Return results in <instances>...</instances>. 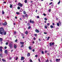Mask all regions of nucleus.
Masks as SVG:
<instances>
[{
    "label": "nucleus",
    "mask_w": 62,
    "mask_h": 62,
    "mask_svg": "<svg viewBox=\"0 0 62 62\" xmlns=\"http://www.w3.org/2000/svg\"><path fill=\"white\" fill-rule=\"evenodd\" d=\"M25 34H26V35H27L28 34V31H26L25 32Z\"/></svg>",
    "instance_id": "19"
},
{
    "label": "nucleus",
    "mask_w": 62,
    "mask_h": 62,
    "mask_svg": "<svg viewBox=\"0 0 62 62\" xmlns=\"http://www.w3.org/2000/svg\"><path fill=\"white\" fill-rule=\"evenodd\" d=\"M35 31L36 33H39V30H37V29H36L35 30Z\"/></svg>",
    "instance_id": "7"
},
{
    "label": "nucleus",
    "mask_w": 62,
    "mask_h": 62,
    "mask_svg": "<svg viewBox=\"0 0 62 62\" xmlns=\"http://www.w3.org/2000/svg\"><path fill=\"white\" fill-rule=\"evenodd\" d=\"M24 2L25 3H27V0H25L24 1Z\"/></svg>",
    "instance_id": "26"
},
{
    "label": "nucleus",
    "mask_w": 62,
    "mask_h": 62,
    "mask_svg": "<svg viewBox=\"0 0 62 62\" xmlns=\"http://www.w3.org/2000/svg\"><path fill=\"white\" fill-rule=\"evenodd\" d=\"M59 60H60V59H59ZM56 62H57V61H59V59H56Z\"/></svg>",
    "instance_id": "20"
},
{
    "label": "nucleus",
    "mask_w": 62,
    "mask_h": 62,
    "mask_svg": "<svg viewBox=\"0 0 62 62\" xmlns=\"http://www.w3.org/2000/svg\"><path fill=\"white\" fill-rule=\"evenodd\" d=\"M17 9H20V7L19 6L18 7H17Z\"/></svg>",
    "instance_id": "32"
},
{
    "label": "nucleus",
    "mask_w": 62,
    "mask_h": 62,
    "mask_svg": "<svg viewBox=\"0 0 62 62\" xmlns=\"http://www.w3.org/2000/svg\"><path fill=\"white\" fill-rule=\"evenodd\" d=\"M18 57H17L16 59V60H17V59H18Z\"/></svg>",
    "instance_id": "39"
},
{
    "label": "nucleus",
    "mask_w": 62,
    "mask_h": 62,
    "mask_svg": "<svg viewBox=\"0 0 62 62\" xmlns=\"http://www.w3.org/2000/svg\"><path fill=\"white\" fill-rule=\"evenodd\" d=\"M30 23H34V22L33 21H32L31 19L30 20Z\"/></svg>",
    "instance_id": "6"
},
{
    "label": "nucleus",
    "mask_w": 62,
    "mask_h": 62,
    "mask_svg": "<svg viewBox=\"0 0 62 62\" xmlns=\"http://www.w3.org/2000/svg\"><path fill=\"white\" fill-rule=\"evenodd\" d=\"M11 59H12L11 57H10L9 58V60H11Z\"/></svg>",
    "instance_id": "52"
},
{
    "label": "nucleus",
    "mask_w": 62,
    "mask_h": 62,
    "mask_svg": "<svg viewBox=\"0 0 62 62\" xmlns=\"http://www.w3.org/2000/svg\"><path fill=\"white\" fill-rule=\"evenodd\" d=\"M14 47L15 49H16V48H17V46L15 44L14 45Z\"/></svg>",
    "instance_id": "13"
},
{
    "label": "nucleus",
    "mask_w": 62,
    "mask_h": 62,
    "mask_svg": "<svg viewBox=\"0 0 62 62\" xmlns=\"http://www.w3.org/2000/svg\"><path fill=\"white\" fill-rule=\"evenodd\" d=\"M27 25H28L29 26L30 25L29 24V23H28L27 24Z\"/></svg>",
    "instance_id": "54"
},
{
    "label": "nucleus",
    "mask_w": 62,
    "mask_h": 62,
    "mask_svg": "<svg viewBox=\"0 0 62 62\" xmlns=\"http://www.w3.org/2000/svg\"><path fill=\"white\" fill-rule=\"evenodd\" d=\"M0 42H2V40H3V39H2V38H0Z\"/></svg>",
    "instance_id": "23"
},
{
    "label": "nucleus",
    "mask_w": 62,
    "mask_h": 62,
    "mask_svg": "<svg viewBox=\"0 0 62 62\" xmlns=\"http://www.w3.org/2000/svg\"><path fill=\"white\" fill-rule=\"evenodd\" d=\"M7 48V46H5L4 47V49H6Z\"/></svg>",
    "instance_id": "42"
},
{
    "label": "nucleus",
    "mask_w": 62,
    "mask_h": 62,
    "mask_svg": "<svg viewBox=\"0 0 62 62\" xmlns=\"http://www.w3.org/2000/svg\"><path fill=\"white\" fill-rule=\"evenodd\" d=\"M3 25H6L7 24V23L6 22H5L3 24Z\"/></svg>",
    "instance_id": "11"
},
{
    "label": "nucleus",
    "mask_w": 62,
    "mask_h": 62,
    "mask_svg": "<svg viewBox=\"0 0 62 62\" xmlns=\"http://www.w3.org/2000/svg\"><path fill=\"white\" fill-rule=\"evenodd\" d=\"M4 52L5 54H8V51L7 50H5Z\"/></svg>",
    "instance_id": "12"
},
{
    "label": "nucleus",
    "mask_w": 62,
    "mask_h": 62,
    "mask_svg": "<svg viewBox=\"0 0 62 62\" xmlns=\"http://www.w3.org/2000/svg\"><path fill=\"white\" fill-rule=\"evenodd\" d=\"M16 33H17V32H16V31H15L14 32V34H16Z\"/></svg>",
    "instance_id": "28"
},
{
    "label": "nucleus",
    "mask_w": 62,
    "mask_h": 62,
    "mask_svg": "<svg viewBox=\"0 0 62 62\" xmlns=\"http://www.w3.org/2000/svg\"><path fill=\"white\" fill-rule=\"evenodd\" d=\"M16 14H17V15H19V14H20V13H19V12H16Z\"/></svg>",
    "instance_id": "30"
},
{
    "label": "nucleus",
    "mask_w": 62,
    "mask_h": 62,
    "mask_svg": "<svg viewBox=\"0 0 62 62\" xmlns=\"http://www.w3.org/2000/svg\"><path fill=\"white\" fill-rule=\"evenodd\" d=\"M8 42H7L6 43V45H8Z\"/></svg>",
    "instance_id": "41"
},
{
    "label": "nucleus",
    "mask_w": 62,
    "mask_h": 62,
    "mask_svg": "<svg viewBox=\"0 0 62 62\" xmlns=\"http://www.w3.org/2000/svg\"><path fill=\"white\" fill-rule=\"evenodd\" d=\"M6 2H3V3L4 4H6Z\"/></svg>",
    "instance_id": "63"
},
{
    "label": "nucleus",
    "mask_w": 62,
    "mask_h": 62,
    "mask_svg": "<svg viewBox=\"0 0 62 62\" xmlns=\"http://www.w3.org/2000/svg\"><path fill=\"white\" fill-rule=\"evenodd\" d=\"M3 55L2 54H0V56L1 57V58H2V57H3Z\"/></svg>",
    "instance_id": "14"
},
{
    "label": "nucleus",
    "mask_w": 62,
    "mask_h": 62,
    "mask_svg": "<svg viewBox=\"0 0 62 62\" xmlns=\"http://www.w3.org/2000/svg\"><path fill=\"white\" fill-rule=\"evenodd\" d=\"M51 11V9H50L48 10V12H50V11Z\"/></svg>",
    "instance_id": "40"
},
{
    "label": "nucleus",
    "mask_w": 62,
    "mask_h": 62,
    "mask_svg": "<svg viewBox=\"0 0 62 62\" xmlns=\"http://www.w3.org/2000/svg\"><path fill=\"white\" fill-rule=\"evenodd\" d=\"M37 18H38V19H39V16H37Z\"/></svg>",
    "instance_id": "53"
},
{
    "label": "nucleus",
    "mask_w": 62,
    "mask_h": 62,
    "mask_svg": "<svg viewBox=\"0 0 62 62\" xmlns=\"http://www.w3.org/2000/svg\"><path fill=\"white\" fill-rule=\"evenodd\" d=\"M49 38H50V37H48L47 40H49Z\"/></svg>",
    "instance_id": "56"
},
{
    "label": "nucleus",
    "mask_w": 62,
    "mask_h": 62,
    "mask_svg": "<svg viewBox=\"0 0 62 62\" xmlns=\"http://www.w3.org/2000/svg\"><path fill=\"white\" fill-rule=\"evenodd\" d=\"M18 6H20V7H23V4L20 3H18Z\"/></svg>",
    "instance_id": "5"
},
{
    "label": "nucleus",
    "mask_w": 62,
    "mask_h": 62,
    "mask_svg": "<svg viewBox=\"0 0 62 62\" xmlns=\"http://www.w3.org/2000/svg\"><path fill=\"white\" fill-rule=\"evenodd\" d=\"M47 52H48V51H46L45 52V53H47Z\"/></svg>",
    "instance_id": "44"
},
{
    "label": "nucleus",
    "mask_w": 62,
    "mask_h": 62,
    "mask_svg": "<svg viewBox=\"0 0 62 62\" xmlns=\"http://www.w3.org/2000/svg\"><path fill=\"white\" fill-rule=\"evenodd\" d=\"M41 53L42 54H44V51H42Z\"/></svg>",
    "instance_id": "33"
},
{
    "label": "nucleus",
    "mask_w": 62,
    "mask_h": 62,
    "mask_svg": "<svg viewBox=\"0 0 62 62\" xmlns=\"http://www.w3.org/2000/svg\"><path fill=\"white\" fill-rule=\"evenodd\" d=\"M52 24L53 25H54V23H52Z\"/></svg>",
    "instance_id": "62"
},
{
    "label": "nucleus",
    "mask_w": 62,
    "mask_h": 62,
    "mask_svg": "<svg viewBox=\"0 0 62 62\" xmlns=\"http://www.w3.org/2000/svg\"><path fill=\"white\" fill-rule=\"evenodd\" d=\"M25 16L26 18H28V16L27 14H26L25 15Z\"/></svg>",
    "instance_id": "18"
},
{
    "label": "nucleus",
    "mask_w": 62,
    "mask_h": 62,
    "mask_svg": "<svg viewBox=\"0 0 62 62\" xmlns=\"http://www.w3.org/2000/svg\"><path fill=\"white\" fill-rule=\"evenodd\" d=\"M9 47H10V49H12L13 48V44L10 43L8 45Z\"/></svg>",
    "instance_id": "2"
},
{
    "label": "nucleus",
    "mask_w": 62,
    "mask_h": 62,
    "mask_svg": "<svg viewBox=\"0 0 62 62\" xmlns=\"http://www.w3.org/2000/svg\"><path fill=\"white\" fill-rule=\"evenodd\" d=\"M39 41H41V39H39Z\"/></svg>",
    "instance_id": "43"
},
{
    "label": "nucleus",
    "mask_w": 62,
    "mask_h": 62,
    "mask_svg": "<svg viewBox=\"0 0 62 62\" xmlns=\"http://www.w3.org/2000/svg\"><path fill=\"white\" fill-rule=\"evenodd\" d=\"M2 61L4 62H6V60H5L4 59H2Z\"/></svg>",
    "instance_id": "17"
},
{
    "label": "nucleus",
    "mask_w": 62,
    "mask_h": 62,
    "mask_svg": "<svg viewBox=\"0 0 62 62\" xmlns=\"http://www.w3.org/2000/svg\"><path fill=\"white\" fill-rule=\"evenodd\" d=\"M44 19L45 20V21H47V18H44Z\"/></svg>",
    "instance_id": "35"
},
{
    "label": "nucleus",
    "mask_w": 62,
    "mask_h": 62,
    "mask_svg": "<svg viewBox=\"0 0 62 62\" xmlns=\"http://www.w3.org/2000/svg\"><path fill=\"white\" fill-rule=\"evenodd\" d=\"M2 14H3V15L5 14V12L3 10H2Z\"/></svg>",
    "instance_id": "21"
},
{
    "label": "nucleus",
    "mask_w": 62,
    "mask_h": 62,
    "mask_svg": "<svg viewBox=\"0 0 62 62\" xmlns=\"http://www.w3.org/2000/svg\"><path fill=\"white\" fill-rule=\"evenodd\" d=\"M57 25L58 26H59V23H57Z\"/></svg>",
    "instance_id": "25"
},
{
    "label": "nucleus",
    "mask_w": 62,
    "mask_h": 62,
    "mask_svg": "<svg viewBox=\"0 0 62 62\" xmlns=\"http://www.w3.org/2000/svg\"><path fill=\"white\" fill-rule=\"evenodd\" d=\"M38 61L39 62H40V59L39 58L38 59Z\"/></svg>",
    "instance_id": "47"
},
{
    "label": "nucleus",
    "mask_w": 62,
    "mask_h": 62,
    "mask_svg": "<svg viewBox=\"0 0 62 62\" xmlns=\"http://www.w3.org/2000/svg\"><path fill=\"white\" fill-rule=\"evenodd\" d=\"M35 57H38V55H35Z\"/></svg>",
    "instance_id": "48"
},
{
    "label": "nucleus",
    "mask_w": 62,
    "mask_h": 62,
    "mask_svg": "<svg viewBox=\"0 0 62 62\" xmlns=\"http://www.w3.org/2000/svg\"><path fill=\"white\" fill-rule=\"evenodd\" d=\"M13 24L14 25H16V24L15 23H13Z\"/></svg>",
    "instance_id": "59"
},
{
    "label": "nucleus",
    "mask_w": 62,
    "mask_h": 62,
    "mask_svg": "<svg viewBox=\"0 0 62 62\" xmlns=\"http://www.w3.org/2000/svg\"><path fill=\"white\" fill-rule=\"evenodd\" d=\"M44 27H45V28H46V29H47V28L48 27H47V26L46 25Z\"/></svg>",
    "instance_id": "22"
},
{
    "label": "nucleus",
    "mask_w": 62,
    "mask_h": 62,
    "mask_svg": "<svg viewBox=\"0 0 62 62\" xmlns=\"http://www.w3.org/2000/svg\"><path fill=\"white\" fill-rule=\"evenodd\" d=\"M30 62H32V60L31 59H30Z\"/></svg>",
    "instance_id": "45"
},
{
    "label": "nucleus",
    "mask_w": 62,
    "mask_h": 62,
    "mask_svg": "<svg viewBox=\"0 0 62 62\" xmlns=\"http://www.w3.org/2000/svg\"><path fill=\"white\" fill-rule=\"evenodd\" d=\"M37 34H34V36H35L36 37H37Z\"/></svg>",
    "instance_id": "36"
},
{
    "label": "nucleus",
    "mask_w": 62,
    "mask_h": 62,
    "mask_svg": "<svg viewBox=\"0 0 62 62\" xmlns=\"http://www.w3.org/2000/svg\"><path fill=\"white\" fill-rule=\"evenodd\" d=\"M23 11V9H21L20 11V12H22Z\"/></svg>",
    "instance_id": "34"
},
{
    "label": "nucleus",
    "mask_w": 62,
    "mask_h": 62,
    "mask_svg": "<svg viewBox=\"0 0 62 62\" xmlns=\"http://www.w3.org/2000/svg\"><path fill=\"white\" fill-rule=\"evenodd\" d=\"M23 14H26V12H25V11H23Z\"/></svg>",
    "instance_id": "29"
},
{
    "label": "nucleus",
    "mask_w": 62,
    "mask_h": 62,
    "mask_svg": "<svg viewBox=\"0 0 62 62\" xmlns=\"http://www.w3.org/2000/svg\"><path fill=\"white\" fill-rule=\"evenodd\" d=\"M59 23H60V24H61V22L59 21Z\"/></svg>",
    "instance_id": "55"
},
{
    "label": "nucleus",
    "mask_w": 62,
    "mask_h": 62,
    "mask_svg": "<svg viewBox=\"0 0 62 62\" xmlns=\"http://www.w3.org/2000/svg\"><path fill=\"white\" fill-rule=\"evenodd\" d=\"M47 25H48V26H49V25H50V23H47Z\"/></svg>",
    "instance_id": "38"
},
{
    "label": "nucleus",
    "mask_w": 62,
    "mask_h": 62,
    "mask_svg": "<svg viewBox=\"0 0 62 62\" xmlns=\"http://www.w3.org/2000/svg\"><path fill=\"white\" fill-rule=\"evenodd\" d=\"M60 3V1H59L58 3V4H59Z\"/></svg>",
    "instance_id": "49"
},
{
    "label": "nucleus",
    "mask_w": 62,
    "mask_h": 62,
    "mask_svg": "<svg viewBox=\"0 0 62 62\" xmlns=\"http://www.w3.org/2000/svg\"><path fill=\"white\" fill-rule=\"evenodd\" d=\"M32 51L33 52H35V50L33 49L32 50Z\"/></svg>",
    "instance_id": "51"
},
{
    "label": "nucleus",
    "mask_w": 62,
    "mask_h": 62,
    "mask_svg": "<svg viewBox=\"0 0 62 62\" xmlns=\"http://www.w3.org/2000/svg\"><path fill=\"white\" fill-rule=\"evenodd\" d=\"M10 8H12V5L10 4Z\"/></svg>",
    "instance_id": "24"
},
{
    "label": "nucleus",
    "mask_w": 62,
    "mask_h": 62,
    "mask_svg": "<svg viewBox=\"0 0 62 62\" xmlns=\"http://www.w3.org/2000/svg\"><path fill=\"white\" fill-rule=\"evenodd\" d=\"M24 42H20V43L21 44H22V46H21V48H23V44H24Z\"/></svg>",
    "instance_id": "4"
},
{
    "label": "nucleus",
    "mask_w": 62,
    "mask_h": 62,
    "mask_svg": "<svg viewBox=\"0 0 62 62\" xmlns=\"http://www.w3.org/2000/svg\"><path fill=\"white\" fill-rule=\"evenodd\" d=\"M7 34V32L5 31V30L3 27L0 28V34L1 35H6Z\"/></svg>",
    "instance_id": "1"
},
{
    "label": "nucleus",
    "mask_w": 62,
    "mask_h": 62,
    "mask_svg": "<svg viewBox=\"0 0 62 62\" xmlns=\"http://www.w3.org/2000/svg\"><path fill=\"white\" fill-rule=\"evenodd\" d=\"M15 18L16 19H17V16H15Z\"/></svg>",
    "instance_id": "61"
},
{
    "label": "nucleus",
    "mask_w": 62,
    "mask_h": 62,
    "mask_svg": "<svg viewBox=\"0 0 62 62\" xmlns=\"http://www.w3.org/2000/svg\"><path fill=\"white\" fill-rule=\"evenodd\" d=\"M29 48V49H30V50H31V49H32V47H31V46H29L28 47Z\"/></svg>",
    "instance_id": "16"
},
{
    "label": "nucleus",
    "mask_w": 62,
    "mask_h": 62,
    "mask_svg": "<svg viewBox=\"0 0 62 62\" xmlns=\"http://www.w3.org/2000/svg\"><path fill=\"white\" fill-rule=\"evenodd\" d=\"M44 22H45V23H46V22H47L46 21H45Z\"/></svg>",
    "instance_id": "64"
},
{
    "label": "nucleus",
    "mask_w": 62,
    "mask_h": 62,
    "mask_svg": "<svg viewBox=\"0 0 62 62\" xmlns=\"http://www.w3.org/2000/svg\"><path fill=\"white\" fill-rule=\"evenodd\" d=\"M27 56L28 57H29V56H30V53H28L27 54Z\"/></svg>",
    "instance_id": "9"
},
{
    "label": "nucleus",
    "mask_w": 62,
    "mask_h": 62,
    "mask_svg": "<svg viewBox=\"0 0 62 62\" xmlns=\"http://www.w3.org/2000/svg\"><path fill=\"white\" fill-rule=\"evenodd\" d=\"M43 15L44 16H46V14L44 13L43 14Z\"/></svg>",
    "instance_id": "46"
},
{
    "label": "nucleus",
    "mask_w": 62,
    "mask_h": 62,
    "mask_svg": "<svg viewBox=\"0 0 62 62\" xmlns=\"http://www.w3.org/2000/svg\"><path fill=\"white\" fill-rule=\"evenodd\" d=\"M18 41V40H17V39H16V40H15V42H17Z\"/></svg>",
    "instance_id": "57"
},
{
    "label": "nucleus",
    "mask_w": 62,
    "mask_h": 62,
    "mask_svg": "<svg viewBox=\"0 0 62 62\" xmlns=\"http://www.w3.org/2000/svg\"><path fill=\"white\" fill-rule=\"evenodd\" d=\"M21 35H22V36L23 37V36H24V35L22 33H21Z\"/></svg>",
    "instance_id": "37"
},
{
    "label": "nucleus",
    "mask_w": 62,
    "mask_h": 62,
    "mask_svg": "<svg viewBox=\"0 0 62 62\" xmlns=\"http://www.w3.org/2000/svg\"><path fill=\"white\" fill-rule=\"evenodd\" d=\"M50 27L51 28H54V27L52 25H50Z\"/></svg>",
    "instance_id": "27"
},
{
    "label": "nucleus",
    "mask_w": 62,
    "mask_h": 62,
    "mask_svg": "<svg viewBox=\"0 0 62 62\" xmlns=\"http://www.w3.org/2000/svg\"><path fill=\"white\" fill-rule=\"evenodd\" d=\"M24 59V58L23 57H22L21 59V60H23Z\"/></svg>",
    "instance_id": "10"
},
{
    "label": "nucleus",
    "mask_w": 62,
    "mask_h": 62,
    "mask_svg": "<svg viewBox=\"0 0 62 62\" xmlns=\"http://www.w3.org/2000/svg\"><path fill=\"white\" fill-rule=\"evenodd\" d=\"M55 43H54V42H53L52 43L51 42L50 43H49V44H50V46L51 47V46H52V45H54V44Z\"/></svg>",
    "instance_id": "3"
},
{
    "label": "nucleus",
    "mask_w": 62,
    "mask_h": 62,
    "mask_svg": "<svg viewBox=\"0 0 62 62\" xmlns=\"http://www.w3.org/2000/svg\"><path fill=\"white\" fill-rule=\"evenodd\" d=\"M28 29H31V26H29V27L28 28Z\"/></svg>",
    "instance_id": "31"
},
{
    "label": "nucleus",
    "mask_w": 62,
    "mask_h": 62,
    "mask_svg": "<svg viewBox=\"0 0 62 62\" xmlns=\"http://www.w3.org/2000/svg\"><path fill=\"white\" fill-rule=\"evenodd\" d=\"M44 34H47V32H44Z\"/></svg>",
    "instance_id": "58"
},
{
    "label": "nucleus",
    "mask_w": 62,
    "mask_h": 62,
    "mask_svg": "<svg viewBox=\"0 0 62 62\" xmlns=\"http://www.w3.org/2000/svg\"><path fill=\"white\" fill-rule=\"evenodd\" d=\"M33 39H34V40H35L36 39V38L35 37H34L33 38Z\"/></svg>",
    "instance_id": "60"
},
{
    "label": "nucleus",
    "mask_w": 62,
    "mask_h": 62,
    "mask_svg": "<svg viewBox=\"0 0 62 62\" xmlns=\"http://www.w3.org/2000/svg\"><path fill=\"white\" fill-rule=\"evenodd\" d=\"M52 4H53V2H51L49 4V5H51Z\"/></svg>",
    "instance_id": "50"
},
{
    "label": "nucleus",
    "mask_w": 62,
    "mask_h": 62,
    "mask_svg": "<svg viewBox=\"0 0 62 62\" xmlns=\"http://www.w3.org/2000/svg\"><path fill=\"white\" fill-rule=\"evenodd\" d=\"M22 16L23 18H24V19H25V15H22Z\"/></svg>",
    "instance_id": "15"
},
{
    "label": "nucleus",
    "mask_w": 62,
    "mask_h": 62,
    "mask_svg": "<svg viewBox=\"0 0 62 62\" xmlns=\"http://www.w3.org/2000/svg\"><path fill=\"white\" fill-rule=\"evenodd\" d=\"M3 47L2 46H0V51L2 52V48Z\"/></svg>",
    "instance_id": "8"
}]
</instances>
